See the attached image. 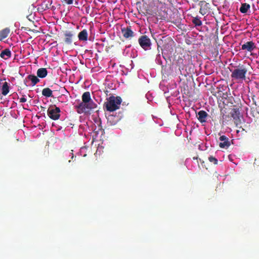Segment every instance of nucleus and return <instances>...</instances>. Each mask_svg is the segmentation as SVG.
<instances>
[{
  "label": "nucleus",
  "instance_id": "nucleus-1",
  "mask_svg": "<svg viewBox=\"0 0 259 259\" xmlns=\"http://www.w3.org/2000/svg\"><path fill=\"white\" fill-rule=\"evenodd\" d=\"M96 107V104L91 99L90 93L86 92L82 95V102L77 107V112L78 113L87 112Z\"/></svg>",
  "mask_w": 259,
  "mask_h": 259
},
{
  "label": "nucleus",
  "instance_id": "nucleus-2",
  "mask_svg": "<svg viewBox=\"0 0 259 259\" xmlns=\"http://www.w3.org/2000/svg\"><path fill=\"white\" fill-rule=\"evenodd\" d=\"M247 72V70L245 67H239L231 71V76L233 79L238 81H243L245 79Z\"/></svg>",
  "mask_w": 259,
  "mask_h": 259
},
{
  "label": "nucleus",
  "instance_id": "nucleus-3",
  "mask_svg": "<svg viewBox=\"0 0 259 259\" xmlns=\"http://www.w3.org/2000/svg\"><path fill=\"white\" fill-rule=\"evenodd\" d=\"M121 102L122 99L120 97H110L106 103L107 110L112 112L119 109Z\"/></svg>",
  "mask_w": 259,
  "mask_h": 259
},
{
  "label": "nucleus",
  "instance_id": "nucleus-4",
  "mask_svg": "<svg viewBox=\"0 0 259 259\" xmlns=\"http://www.w3.org/2000/svg\"><path fill=\"white\" fill-rule=\"evenodd\" d=\"M60 109L56 105L50 106L48 109V115L53 120H57L60 117Z\"/></svg>",
  "mask_w": 259,
  "mask_h": 259
},
{
  "label": "nucleus",
  "instance_id": "nucleus-5",
  "mask_svg": "<svg viewBox=\"0 0 259 259\" xmlns=\"http://www.w3.org/2000/svg\"><path fill=\"white\" fill-rule=\"evenodd\" d=\"M139 42L142 48L146 50L151 46L150 39L146 35H143L139 39Z\"/></svg>",
  "mask_w": 259,
  "mask_h": 259
},
{
  "label": "nucleus",
  "instance_id": "nucleus-6",
  "mask_svg": "<svg viewBox=\"0 0 259 259\" xmlns=\"http://www.w3.org/2000/svg\"><path fill=\"white\" fill-rule=\"evenodd\" d=\"M255 48V44L252 41H247L241 46V50L245 52H251Z\"/></svg>",
  "mask_w": 259,
  "mask_h": 259
},
{
  "label": "nucleus",
  "instance_id": "nucleus-7",
  "mask_svg": "<svg viewBox=\"0 0 259 259\" xmlns=\"http://www.w3.org/2000/svg\"><path fill=\"white\" fill-rule=\"evenodd\" d=\"M219 139L220 141L219 146L221 148L227 149L231 145V143L226 136L223 135L220 137Z\"/></svg>",
  "mask_w": 259,
  "mask_h": 259
},
{
  "label": "nucleus",
  "instance_id": "nucleus-8",
  "mask_svg": "<svg viewBox=\"0 0 259 259\" xmlns=\"http://www.w3.org/2000/svg\"><path fill=\"white\" fill-rule=\"evenodd\" d=\"M207 113L203 110H200L197 113L198 119L201 123L205 122Z\"/></svg>",
  "mask_w": 259,
  "mask_h": 259
},
{
  "label": "nucleus",
  "instance_id": "nucleus-9",
  "mask_svg": "<svg viewBox=\"0 0 259 259\" xmlns=\"http://www.w3.org/2000/svg\"><path fill=\"white\" fill-rule=\"evenodd\" d=\"M78 37L80 41H87L88 38V33L86 29L81 31L78 34Z\"/></svg>",
  "mask_w": 259,
  "mask_h": 259
},
{
  "label": "nucleus",
  "instance_id": "nucleus-10",
  "mask_svg": "<svg viewBox=\"0 0 259 259\" xmlns=\"http://www.w3.org/2000/svg\"><path fill=\"white\" fill-rule=\"evenodd\" d=\"M121 31L123 36L125 38H129L133 35V32L130 28L122 29Z\"/></svg>",
  "mask_w": 259,
  "mask_h": 259
},
{
  "label": "nucleus",
  "instance_id": "nucleus-11",
  "mask_svg": "<svg viewBox=\"0 0 259 259\" xmlns=\"http://www.w3.org/2000/svg\"><path fill=\"white\" fill-rule=\"evenodd\" d=\"M37 75L40 78H45L48 74V71L46 68H39L37 71Z\"/></svg>",
  "mask_w": 259,
  "mask_h": 259
},
{
  "label": "nucleus",
  "instance_id": "nucleus-12",
  "mask_svg": "<svg viewBox=\"0 0 259 259\" xmlns=\"http://www.w3.org/2000/svg\"><path fill=\"white\" fill-rule=\"evenodd\" d=\"M26 79H28L31 81V85L34 86L40 80L37 76L33 75H29Z\"/></svg>",
  "mask_w": 259,
  "mask_h": 259
},
{
  "label": "nucleus",
  "instance_id": "nucleus-13",
  "mask_svg": "<svg viewBox=\"0 0 259 259\" xmlns=\"http://www.w3.org/2000/svg\"><path fill=\"white\" fill-rule=\"evenodd\" d=\"M73 35L72 33V32H71L70 31H67L65 33V42L66 44H67L68 45H70L72 43V37Z\"/></svg>",
  "mask_w": 259,
  "mask_h": 259
},
{
  "label": "nucleus",
  "instance_id": "nucleus-14",
  "mask_svg": "<svg viewBox=\"0 0 259 259\" xmlns=\"http://www.w3.org/2000/svg\"><path fill=\"white\" fill-rule=\"evenodd\" d=\"M10 32L8 28H5L0 31V40L6 38Z\"/></svg>",
  "mask_w": 259,
  "mask_h": 259
},
{
  "label": "nucleus",
  "instance_id": "nucleus-15",
  "mask_svg": "<svg viewBox=\"0 0 259 259\" xmlns=\"http://www.w3.org/2000/svg\"><path fill=\"white\" fill-rule=\"evenodd\" d=\"M11 55V51L9 49H5L1 52L0 56L1 58L6 60L10 58Z\"/></svg>",
  "mask_w": 259,
  "mask_h": 259
},
{
  "label": "nucleus",
  "instance_id": "nucleus-16",
  "mask_svg": "<svg viewBox=\"0 0 259 259\" xmlns=\"http://www.w3.org/2000/svg\"><path fill=\"white\" fill-rule=\"evenodd\" d=\"M2 93L3 95H7L9 92V88L7 82H5L1 84Z\"/></svg>",
  "mask_w": 259,
  "mask_h": 259
},
{
  "label": "nucleus",
  "instance_id": "nucleus-17",
  "mask_svg": "<svg viewBox=\"0 0 259 259\" xmlns=\"http://www.w3.org/2000/svg\"><path fill=\"white\" fill-rule=\"evenodd\" d=\"M42 95L46 97H51L53 96L52 91L48 88H45L42 91Z\"/></svg>",
  "mask_w": 259,
  "mask_h": 259
},
{
  "label": "nucleus",
  "instance_id": "nucleus-18",
  "mask_svg": "<svg viewBox=\"0 0 259 259\" xmlns=\"http://www.w3.org/2000/svg\"><path fill=\"white\" fill-rule=\"evenodd\" d=\"M250 8V5L246 3H244L241 5L240 8V11L242 13H246Z\"/></svg>",
  "mask_w": 259,
  "mask_h": 259
},
{
  "label": "nucleus",
  "instance_id": "nucleus-19",
  "mask_svg": "<svg viewBox=\"0 0 259 259\" xmlns=\"http://www.w3.org/2000/svg\"><path fill=\"white\" fill-rule=\"evenodd\" d=\"M192 22L196 26H200L202 25V21L200 20V18L198 16L193 18Z\"/></svg>",
  "mask_w": 259,
  "mask_h": 259
},
{
  "label": "nucleus",
  "instance_id": "nucleus-20",
  "mask_svg": "<svg viewBox=\"0 0 259 259\" xmlns=\"http://www.w3.org/2000/svg\"><path fill=\"white\" fill-rule=\"evenodd\" d=\"M162 59H164V57L160 54H158L156 57L155 61L158 64L161 65L162 63Z\"/></svg>",
  "mask_w": 259,
  "mask_h": 259
},
{
  "label": "nucleus",
  "instance_id": "nucleus-21",
  "mask_svg": "<svg viewBox=\"0 0 259 259\" xmlns=\"http://www.w3.org/2000/svg\"><path fill=\"white\" fill-rule=\"evenodd\" d=\"M64 2L67 5H72L74 0H63Z\"/></svg>",
  "mask_w": 259,
  "mask_h": 259
},
{
  "label": "nucleus",
  "instance_id": "nucleus-22",
  "mask_svg": "<svg viewBox=\"0 0 259 259\" xmlns=\"http://www.w3.org/2000/svg\"><path fill=\"white\" fill-rule=\"evenodd\" d=\"M27 101L26 98L24 97H23L20 99V102L21 103H24L26 102Z\"/></svg>",
  "mask_w": 259,
  "mask_h": 259
},
{
  "label": "nucleus",
  "instance_id": "nucleus-23",
  "mask_svg": "<svg viewBox=\"0 0 259 259\" xmlns=\"http://www.w3.org/2000/svg\"><path fill=\"white\" fill-rule=\"evenodd\" d=\"M209 160L210 161H212V160H214V162H217L218 160L217 159L214 158H213L212 157H209Z\"/></svg>",
  "mask_w": 259,
  "mask_h": 259
},
{
  "label": "nucleus",
  "instance_id": "nucleus-24",
  "mask_svg": "<svg viewBox=\"0 0 259 259\" xmlns=\"http://www.w3.org/2000/svg\"><path fill=\"white\" fill-rule=\"evenodd\" d=\"M133 63V61H131V65L132 66L131 68H133V65H132Z\"/></svg>",
  "mask_w": 259,
  "mask_h": 259
},
{
  "label": "nucleus",
  "instance_id": "nucleus-25",
  "mask_svg": "<svg viewBox=\"0 0 259 259\" xmlns=\"http://www.w3.org/2000/svg\"><path fill=\"white\" fill-rule=\"evenodd\" d=\"M200 13L202 14V15H204V14L202 13V11H201V9H200Z\"/></svg>",
  "mask_w": 259,
  "mask_h": 259
}]
</instances>
